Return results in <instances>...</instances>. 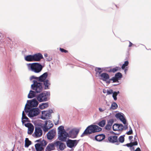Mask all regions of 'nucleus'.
Returning a JSON list of instances; mask_svg holds the SVG:
<instances>
[{
  "instance_id": "obj_1",
  "label": "nucleus",
  "mask_w": 151,
  "mask_h": 151,
  "mask_svg": "<svg viewBox=\"0 0 151 151\" xmlns=\"http://www.w3.org/2000/svg\"><path fill=\"white\" fill-rule=\"evenodd\" d=\"M28 70L36 73H38L40 72L44 66L38 63H32L26 64Z\"/></svg>"
},
{
  "instance_id": "obj_2",
  "label": "nucleus",
  "mask_w": 151,
  "mask_h": 151,
  "mask_svg": "<svg viewBox=\"0 0 151 151\" xmlns=\"http://www.w3.org/2000/svg\"><path fill=\"white\" fill-rule=\"evenodd\" d=\"M101 130L102 129L97 125H91L87 127L81 137H83L85 135L90 134L92 133L100 132Z\"/></svg>"
},
{
  "instance_id": "obj_3",
  "label": "nucleus",
  "mask_w": 151,
  "mask_h": 151,
  "mask_svg": "<svg viewBox=\"0 0 151 151\" xmlns=\"http://www.w3.org/2000/svg\"><path fill=\"white\" fill-rule=\"evenodd\" d=\"M50 92L49 91H45L40 93L36 96L37 99L40 102H46L50 99Z\"/></svg>"
},
{
  "instance_id": "obj_4",
  "label": "nucleus",
  "mask_w": 151,
  "mask_h": 151,
  "mask_svg": "<svg viewBox=\"0 0 151 151\" xmlns=\"http://www.w3.org/2000/svg\"><path fill=\"white\" fill-rule=\"evenodd\" d=\"M24 110L26 113H28L27 115L29 117H32L37 115L40 111L38 108H31L29 109L26 108V109H24Z\"/></svg>"
},
{
  "instance_id": "obj_5",
  "label": "nucleus",
  "mask_w": 151,
  "mask_h": 151,
  "mask_svg": "<svg viewBox=\"0 0 151 151\" xmlns=\"http://www.w3.org/2000/svg\"><path fill=\"white\" fill-rule=\"evenodd\" d=\"M33 83L31 85V87L33 90L37 93H40L42 90V83L38 82L36 80L33 81Z\"/></svg>"
},
{
  "instance_id": "obj_6",
  "label": "nucleus",
  "mask_w": 151,
  "mask_h": 151,
  "mask_svg": "<svg viewBox=\"0 0 151 151\" xmlns=\"http://www.w3.org/2000/svg\"><path fill=\"white\" fill-rule=\"evenodd\" d=\"M39 104L37 100L36 99H34L31 100H28L27 101L24 107V109H29V108H32L33 107H37Z\"/></svg>"
},
{
  "instance_id": "obj_7",
  "label": "nucleus",
  "mask_w": 151,
  "mask_h": 151,
  "mask_svg": "<svg viewBox=\"0 0 151 151\" xmlns=\"http://www.w3.org/2000/svg\"><path fill=\"white\" fill-rule=\"evenodd\" d=\"M53 126V124L50 120H47L45 121V124L42 127L43 129L44 132H46L52 128Z\"/></svg>"
},
{
  "instance_id": "obj_8",
  "label": "nucleus",
  "mask_w": 151,
  "mask_h": 151,
  "mask_svg": "<svg viewBox=\"0 0 151 151\" xmlns=\"http://www.w3.org/2000/svg\"><path fill=\"white\" fill-rule=\"evenodd\" d=\"M53 112V111L52 110H49L47 111H43L42 112V115L40 118L43 120L50 119L51 116V114Z\"/></svg>"
},
{
  "instance_id": "obj_9",
  "label": "nucleus",
  "mask_w": 151,
  "mask_h": 151,
  "mask_svg": "<svg viewBox=\"0 0 151 151\" xmlns=\"http://www.w3.org/2000/svg\"><path fill=\"white\" fill-rule=\"evenodd\" d=\"M79 140H71L68 139L66 142V144L68 147L72 148L75 147L78 143Z\"/></svg>"
},
{
  "instance_id": "obj_10",
  "label": "nucleus",
  "mask_w": 151,
  "mask_h": 151,
  "mask_svg": "<svg viewBox=\"0 0 151 151\" xmlns=\"http://www.w3.org/2000/svg\"><path fill=\"white\" fill-rule=\"evenodd\" d=\"M42 134V131L41 129L39 127H35V132L33 134V137L38 138L41 137Z\"/></svg>"
},
{
  "instance_id": "obj_11",
  "label": "nucleus",
  "mask_w": 151,
  "mask_h": 151,
  "mask_svg": "<svg viewBox=\"0 0 151 151\" xmlns=\"http://www.w3.org/2000/svg\"><path fill=\"white\" fill-rule=\"evenodd\" d=\"M79 132L78 130L73 129L71 130L68 133V137L71 138H75L76 137Z\"/></svg>"
},
{
  "instance_id": "obj_12",
  "label": "nucleus",
  "mask_w": 151,
  "mask_h": 151,
  "mask_svg": "<svg viewBox=\"0 0 151 151\" xmlns=\"http://www.w3.org/2000/svg\"><path fill=\"white\" fill-rule=\"evenodd\" d=\"M55 145L58 149H59L61 150H63L65 147V144L60 141L55 142Z\"/></svg>"
},
{
  "instance_id": "obj_13",
  "label": "nucleus",
  "mask_w": 151,
  "mask_h": 151,
  "mask_svg": "<svg viewBox=\"0 0 151 151\" xmlns=\"http://www.w3.org/2000/svg\"><path fill=\"white\" fill-rule=\"evenodd\" d=\"M108 139L110 143H116V144L117 145H118L119 144L118 141V137L116 136H111L109 137Z\"/></svg>"
},
{
  "instance_id": "obj_14",
  "label": "nucleus",
  "mask_w": 151,
  "mask_h": 151,
  "mask_svg": "<svg viewBox=\"0 0 151 151\" xmlns=\"http://www.w3.org/2000/svg\"><path fill=\"white\" fill-rule=\"evenodd\" d=\"M68 137V133L66 132L59 134L58 139L61 141H65Z\"/></svg>"
},
{
  "instance_id": "obj_15",
  "label": "nucleus",
  "mask_w": 151,
  "mask_h": 151,
  "mask_svg": "<svg viewBox=\"0 0 151 151\" xmlns=\"http://www.w3.org/2000/svg\"><path fill=\"white\" fill-rule=\"evenodd\" d=\"M55 130L54 129H51L47 134V138L49 140H51L55 137Z\"/></svg>"
},
{
  "instance_id": "obj_16",
  "label": "nucleus",
  "mask_w": 151,
  "mask_h": 151,
  "mask_svg": "<svg viewBox=\"0 0 151 151\" xmlns=\"http://www.w3.org/2000/svg\"><path fill=\"white\" fill-rule=\"evenodd\" d=\"M24 126L28 128L27 133L28 134H31L32 133L34 129V127L33 125L30 123L25 124Z\"/></svg>"
},
{
  "instance_id": "obj_17",
  "label": "nucleus",
  "mask_w": 151,
  "mask_h": 151,
  "mask_svg": "<svg viewBox=\"0 0 151 151\" xmlns=\"http://www.w3.org/2000/svg\"><path fill=\"white\" fill-rule=\"evenodd\" d=\"M112 127L114 131H121L123 130L124 126L122 124H115L113 125Z\"/></svg>"
},
{
  "instance_id": "obj_18",
  "label": "nucleus",
  "mask_w": 151,
  "mask_h": 151,
  "mask_svg": "<svg viewBox=\"0 0 151 151\" xmlns=\"http://www.w3.org/2000/svg\"><path fill=\"white\" fill-rule=\"evenodd\" d=\"M34 61H39L43 58L42 55L40 53L33 55Z\"/></svg>"
},
{
  "instance_id": "obj_19",
  "label": "nucleus",
  "mask_w": 151,
  "mask_h": 151,
  "mask_svg": "<svg viewBox=\"0 0 151 151\" xmlns=\"http://www.w3.org/2000/svg\"><path fill=\"white\" fill-rule=\"evenodd\" d=\"M48 73L47 72H45L40 76V77H38V81L43 82L46 80L47 77Z\"/></svg>"
},
{
  "instance_id": "obj_20",
  "label": "nucleus",
  "mask_w": 151,
  "mask_h": 151,
  "mask_svg": "<svg viewBox=\"0 0 151 151\" xmlns=\"http://www.w3.org/2000/svg\"><path fill=\"white\" fill-rule=\"evenodd\" d=\"M115 117L117 119H119V120L122 122L124 124L126 123V121L122 115L120 113H118L116 114Z\"/></svg>"
},
{
  "instance_id": "obj_21",
  "label": "nucleus",
  "mask_w": 151,
  "mask_h": 151,
  "mask_svg": "<svg viewBox=\"0 0 151 151\" xmlns=\"http://www.w3.org/2000/svg\"><path fill=\"white\" fill-rule=\"evenodd\" d=\"M114 122L113 119H111L108 121L105 127L106 129L109 130L111 128V126Z\"/></svg>"
},
{
  "instance_id": "obj_22",
  "label": "nucleus",
  "mask_w": 151,
  "mask_h": 151,
  "mask_svg": "<svg viewBox=\"0 0 151 151\" xmlns=\"http://www.w3.org/2000/svg\"><path fill=\"white\" fill-rule=\"evenodd\" d=\"M100 79L104 81H106L109 79V75L106 73H103L100 75Z\"/></svg>"
},
{
  "instance_id": "obj_23",
  "label": "nucleus",
  "mask_w": 151,
  "mask_h": 151,
  "mask_svg": "<svg viewBox=\"0 0 151 151\" xmlns=\"http://www.w3.org/2000/svg\"><path fill=\"white\" fill-rule=\"evenodd\" d=\"M105 137V135L102 134L96 135L95 137V139L97 141L100 142L104 139Z\"/></svg>"
},
{
  "instance_id": "obj_24",
  "label": "nucleus",
  "mask_w": 151,
  "mask_h": 151,
  "mask_svg": "<svg viewBox=\"0 0 151 151\" xmlns=\"http://www.w3.org/2000/svg\"><path fill=\"white\" fill-rule=\"evenodd\" d=\"M42 82L44 86L45 89L47 90L50 89V87L51 83L50 81L46 79L45 81H43Z\"/></svg>"
},
{
  "instance_id": "obj_25",
  "label": "nucleus",
  "mask_w": 151,
  "mask_h": 151,
  "mask_svg": "<svg viewBox=\"0 0 151 151\" xmlns=\"http://www.w3.org/2000/svg\"><path fill=\"white\" fill-rule=\"evenodd\" d=\"M56 147L55 145V142L53 143L49 144L46 148V151H50L55 149V147Z\"/></svg>"
},
{
  "instance_id": "obj_26",
  "label": "nucleus",
  "mask_w": 151,
  "mask_h": 151,
  "mask_svg": "<svg viewBox=\"0 0 151 151\" xmlns=\"http://www.w3.org/2000/svg\"><path fill=\"white\" fill-rule=\"evenodd\" d=\"M22 122L23 124L25 122L29 121V119L26 116V115L25 114L24 111H23L22 113Z\"/></svg>"
},
{
  "instance_id": "obj_27",
  "label": "nucleus",
  "mask_w": 151,
  "mask_h": 151,
  "mask_svg": "<svg viewBox=\"0 0 151 151\" xmlns=\"http://www.w3.org/2000/svg\"><path fill=\"white\" fill-rule=\"evenodd\" d=\"M36 93H37L35 91L30 90L28 95V98L31 99L34 98L36 96Z\"/></svg>"
},
{
  "instance_id": "obj_28",
  "label": "nucleus",
  "mask_w": 151,
  "mask_h": 151,
  "mask_svg": "<svg viewBox=\"0 0 151 151\" xmlns=\"http://www.w3.org/2000/svg\"><path fill=\"white\" fill-rule=\"evenodd\" d=\"M24 60L28 62L34 61L33 55H29L25 56L24 58Z\"/></svg>"
},
{
  "instance_id": "obj_29",
  "label": "nucleus",
  "mask_w": 151,
  "mask_h": 151,
  "mask_svg": "<svg viewBox=\"0 0 151 151\" xmlns=\"http://www.w3.org/2000/svg\"><path fill=\"white\" fill-rule=\"evenodd\" d=\"M48 106V103L47 102L43 103L39 105V108L41 109H45Z\"/></svg>"
},
{
  "instance_id": "obj_30",
  "label": "nucleus",
  "mask_w": 151,
  "mask_h": 151,
  "mask_svg": "<svg viewBox=\"0 0 151 151\" xmlns=\"http://www.w3.org/2000/svg\"><path fill=\"white\" fill-rule=\"evenodd\" d=\"M35 147L37 151H42L44 150V148L42 147L39 144H36L35 145Z\"/></svg>"
},
{
  "instance_id": "obj_31",
  "label": "nucleus",
  "mask_w": 151,
  "mask_h": 151,
  "mask_svg": "<svg viewBox=\"0 0 151 151\" xmlns=\"http://www.w3.org/2000/svg\"><path fill=\"white\" fill-rule=\"evenodd\" d=\"M25 142V147H28L31 143V141L29 140L28 138H26Z\"/></svg>"
},
{
  "instance_id": "obj_32",
  "label": "nucleus",
  "mask_w": 151,
  "mask_h": 151,
  "mask_svg": "<svg viewBox=\"0 0 151 151\" xmlns=\"http://www.w3.org/2000/svg\"><path fill=\"white\" fill-rule=\"evenodd\" d=\"M58 134H59L60 133H63V132H66L64 129V127L63 126H59L58 128Z\"/></svg>"
},
{
  "instance_id": "obj_33",
  "label": "nucleus",
  "mask_w": 151,
  "mask_h": 151,
  "mask_svg": "<svg viewBox=\"0 0 151 151\" xmlns=\"http://www.w3.org/2000/svg\"><path fill=\"white\" fill-rule=\"evenodd\" d=\"M106 123V120L104 119L102 120L99 122L98 124V125L99 126L103 127L104 126Z\"/></svg>"
},
{
  "instance_id": "obj_34",
  "label": "nucleus",
  "mask_w": 151,
  "mask_h": 151,
  "mask_svg": "<svg viewBox=\"0 0 151 151\" xmlns=\"http://www.w3.org/2000/svg\"><path fill=\"white\" fill-rule=\"evenodd\" d=\"M40 145L44 148L47 144L46 142L44 140L41 141L39 143H38Z\"/></svg>"
},
{
  "instance_id": "obj_35",
  "label": "nucleus",
  "mask_w": 151,
  "mask_h": 151,
  "mask_svg": "<svg viewBox=\"0 0 151 151\" xmlns=\"http://www.w3.org/2000/svg\"><path fill=\"white\" fill-rule=\"evenodd\" d=\"M138 144L137 141H134V142H131L130 143H127L126 145L128 147H132L134 145H137Z\"/></svg>"
},
{
  "instance_id": "obj_36",
  "label": "nucleus",
  "mask_w": 151,
  "mask_h": 151,
  "mask_svg": "<svg viewBox=\"0 0 151 151\" xmlns=\"http://www.w3.org/2000/svg\"><path fill=\"white\" fill-rule=\"evenodd\" d=\"M118 107L117 104L115 102L112 103L111 105L110 109H111L114 110L116 109Z\"/></svg>"
},
{
  "instance_id": "obj_37",
  "label": "nucleus",
  "mask_w": 151,
  "mask_h": 151,
  "mask_svg": "<svg viewBox=\"0 0 151 151\" xmlns=\"http://www.w3.org/2000/svg\"><path fill=\"white\" fill-rule=\"evenodd\" d=\"M115 77H116L119 80L120 79L122 78V74L120 72H118L116 73L115 76Z\"/></svg>"
},
{
  "instance_id": "obj_38",
  "label": "nucleus",
  "mask_w": 151,
  "mask_h": 151,
  "mask_svg": "<svg viewBox=\"0 0 151 151\" xmlns=\"http://www.w3.org/2000/svg\"><path fill=\"white\" fill-rule=\"evenodd\" d=\"M124 135L120 136L119 138L118 139V141L119 142H120L121 143H123L124 141Z\"/></svg>"
},
{
  "instance_id": "obj_39",
  "label": "nucleus",
  "mask_w": 151,
  "mask_h": 151,
  "mask_svg": "<svg viewBox=\"0 0 151 151\" xmlns=\"http://www.w3.org/2000/svg\"><path fill=\"white\" fill-rule=\"evenodd\" d=\"M129 63L128 61H125L122 66V69L123 70L124 69L125 67L128 65Z\"/></svg>"
},
{
  "instance_id": "obj_40",
  "label": "nucleus",
  "mask_w": 151,
  "mask_h": 151,
  "mask_svg": "<svg viewBox=\"0 0 151 151\" xmlns=\"http://www.w3.org/2000/svg\"><path fill=\"white\" fill-rule=\"evenodd\" d=\"M110 80L112 81L113 83L119 82V79L116 77H115V76L112 77L111 79H110Z\"/></svg>"
},
{
  "instance_id": "obj_41",
  "label": "nucleus",
  "mask_w": 151,
  "mask_h": 151,
  "mask_svg": "<svg viewBox=\"0 0 151 151\" xmlns=\"http://www.w3.org/2000/svg\"><path fill=\"white\" fill-rule=\"evenodd\" d=\"M95 70L97 73H99V74H100L102 72L101 68H96L95 69Z\"/></svg>"
},
{
  "instance_id": "obj_42",
  "label": "nucleus",
  "mask_w": 151,
  "mask_h": 151,
  "mask_svg": "<svg viewBox=\"0 0 151 151\" xmlns=\"http://www.w3.org/2000/svg\"><path fill=\"white\" fill-rule=\"evenodd\" d=\"M35 79L38 81V77H36L34 76H32L30 77L29 79L30 81H32L33 79Z\"/></svg>"
},
{
  "instance_id": "obj_43",
  "label": "nucleus",
  "mask_w": 151,
  "mask_h": 151,
  "mask_svg": "<svg viewBox=\"0 0 151 151\" xmlns=\"http://www.w3.org/2000/svg\"><path fill=\"white\" fill-rule=\"evenodd\" d=\"M59 119H60V116L59 115L58 116V119L56 121H54V123L55 125H58L59 123Z\"/></svg>"
},
{
  "instance_id": "obj_44",
  "label": "nucleus",
  "mask_w": 151,
  "mask_h": 151,
  "mask_svg": "<svg viewBox=\"0 0 151 151\" xmlns=\"http://www.w3.org/2000/svg\"><path fill=\"white\" fill-rule=\"evenodd\" d=\"M117 95L114 92L113 93L112 97L115 101H116L117 100L116 96Z\"/></svg>"
},
{
  "instance_id": "obj_45",
  "label": "nucleus",
  "mask_w": 151,
  "mask_h": 151,
  "mask_svg": "<svg viewBox=\"0 0 151 151\" xmlns=\"http://www.w3.org/2000/svg\"><path fill=\"white\" fill-rule=\"evenodd\" d=\"M119 67H116L114 68H113L111 70V71L113 73H114L117 71L118 70Z\"/></svg>"
},
{
  "instance_id": "obj_46",
  "label": "nucleus",
  "mask_w": 151,
  "mask_h": 151,
  "mask_svg": "<svg viewBox=\"0 0 151 151\" xmlns=\"http://www.w3.org/2000/svg\"><path fill=\"white\" fill-rule=\"evenodd\" d=\"M107 94L108 95L111 94L113 93V91L111 90L110 89L109 90H107Z\"/></svg>"
},
{
  "instance_id": "obj_47",
  "label": "nucleus",
  "mask_w": 151,
  "mask_h": 151,
  "mask_svg": "<svg viewBox=\"0 0 151 151\" xmlns=\"http://www.w3.org/2000/svg\"><path fill=\"white\" fill-rule=\"evenodd\" d=\"M130 129L129 130V131L127 132V134L128 135L131 134L132 133V132H133L132 130L131 127H130Z\"/></svg>"
},
{
  "instance_id": "obj_48",
  "label": "nucleus",
  "mask_w": 151,
  "mask_h": 151,
  "mask_svg": "<svg viewBox=\"0 0 151 151\" xmlns=\"http://www.w3.org/2000/svg\"><path fill=\"white\" fill-rule=\"evenodd\" d=\"M60 50L62 52H64L65 53H66L68 52L67 50H65L63 48H60Z\"/></svg>"
},
{
  "instance_id": "obj_49",
  "label": "nucleus",
  "mask_w": 151,
  "mask_h": 151,
  "mask_svg": "<svg viewBox=\"0 0 151 151\" xmlns=\"http://www.w3.org/2000/svg\"><path fill=\"white\" fill-rule=\"evenodd\" d=\"M105 110V109H102L101 108H99V110L101 112H103Z\"/></svg>"
},
{
  "instance_id": "obj_50",
  "label": "nucleus",
  "mask_w": 151,
  "mask_h": 151,
  "mask_svg": "<svg viewBox=\"0 0 151 151\" xmlns=\"http://www.w3.org/2000/svg\"><path fill=\"white\" fill-rule=\"evenodd\" d=\"M138 139L137 137V135H136L134 136V139L135 141H137V140Z\"/></svg>"
},
{
  "instance_id": "obj_51",
  "label": "nucleus",
  "mask_w": 151,
  "mask_h": 151,
  "mask_svg": "<svg viewBox=\"0 0 151 151\" xmlns=\"http://www.w3.org/2000/svg\"><path fill=\"white\" fill-rule=\"evenodd\" d=\"M135 151H141V150L139 147H138L136 149Z\"/></svg>"
},
{
  "instance_id": "obj_52",
  "label": "nucleus",
  "mask_w": 151,
  "mask_h": 151,
  "mask_svg": "<svg viewBox=\"0 0 151 151\" xmlns=\"http://www.w3.org/2000/svg\"><path fill=\"white\" fill-rule=\"evenodd\" d=\"M129 47H131L132 45L133 44L130 41H129Z\"/></svg>"
},
{
  "instance_id": "obj_53",
  "label": "nucleus",
  "mask_w": 151,
  "mask_h": 151,
  "mask_svg": "<svg viewBox=\"0 0 151 151\" xmlns=\"http://www.w3.org/2000/svg\"><path fill=\"white\" fill-rule=\"evenodd\" d=\"M133 138V136H129V139L131 140Z\"/></svg>"
},
{
  "instance_id": "obj_54",
  "label": "nucleus",
  "mask_w": 151,
  "mask_h": 151,
  "mask_svg": "<svg viewBox=\"0 0 151 151\" xmlns=\"http://www.w3.org/2000/svg\"><path fill=\"white\" fill-rule=\"evenodd\" d=\"M124 69H125L124 70V72H125V73L126 74V72H127V71L128 70V69L127 68V67H126V68H125Z\"/></svg>"
},
{
  "instance_id": "obj_55",
  "label": "nucleus",
  "mask_w": 151,
  "mask_h": 151,
  "mask_svg": "<svg viewBox=\"0 0 151 151\" xmlns=\"http://www.w3.org/2000/svg\"><path fill=\"white\" fill-rule=\"evenodd\" d=\"M111 80H110V79L109 80V81H107L106 80V81H105L106 82V83H110V81Z\"/></svg>"
},
{
  "instance_id": "obj_56",
  "label": "nucleus",
  "mask_w": 151,
  "mask_h": 151,
  "mask_svg": "<svg viewBox=\"0 0 151 151\" xmlns=\"http://www.w3.org/2000/svg\"><path fill=\"white\" fill-rule=\"evenodd\" d=\"M114 92L117 95L119 93V92L118 91L117 92L115 91Z\"/></svg>"
},
{
  "instance_id": "obj_57",
  "label": "nucleus",
  "mask_w": 151,
  "mask_h": 151,
  "mask_svg": "<svg viewBox=\"0 0 151 151\" xmlns=\"http://www.w3.org/2000/svg\"><path fill=\"white\" fill-rule=\"evenodd\" d=\"M41 140L40 139H38L35 141V142H40Z\"/></svg>"
},
{
  "instance_id": "obj_58",
  "label": "nucleus",
  "mask_w": 151,
  "mask_h": 151,
  "mask_svg": "<svg viewBox=\"0 0 151 151\" xmlns=\"http://www.w3.org/2000/svg\"><path fill=\"white\" fill-rule=\"evenodd\" d=\"M44 56L45 57H47V54H45Z\"/></svg>"
},
{
  "instance_id": "obj_59",
  "label": "nucleus",
  "mask_w": 151,
  "mask_h": 151,
  "mask_svg": "<svg viewBox=\"0 0 151 151\" xmlns=\"http://www.w3.org/2000/svg\"><path fill=\"white\" fill-rule=\"evenodd\" d=\"M125 126L126 127V128H127V125H125Z\"/></svg>"
},
{
  "instance_id": "obj_60",
  "label": "nucleus",
  "mask_w": 151,
  "mask_h": 151,
  "mask_svg": "<svg viewBox=\"0 0 151 151\" xmlns=\"http://www.w3.org/2000/svg\"><path fill=\"white\" fill-rule=\"evenodd\" d=\"M103 93H105V91H103Z\"/></svg>"
},
{
  "instance_id": "obj_61",
  "label": "nucleus",
  "mask_w": 151,
  "mask_h": 151,
  "mask_svg": "<svg viewBox=\"0 0 151 151\" xmlns=\"http://www.w3.org/2000/svg\"><path fill=\"white\" fill-rule=\"evenodd\" d=\"M103 93H105V91H103Z\"/></svg>"
},
{
  "instance_id": "obj_62",
  "label": "nucleus",
  "mask_w": 151,
  "mask_h": 151,
  "mask_svg": "<svg viewBox=\"0 0 151 151\" xmlns=\"http://www.w3.org/2000/svg\"><path fill=\"white\" fill-rule=\"evenodd\" d=\"M66 131H68V129H67L66 130Z\"/></svg>"
}]
</instances>
